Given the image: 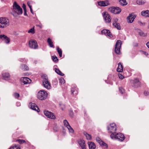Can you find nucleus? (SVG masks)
I'll use <instances>...</instances> for the list:
<instances>
[{"label": "nucleus", "instance_id": "f257e3e1", "mask_svg": "<svg viewBox=\"0 0 149 149\" xmlns=\"http://www.w3.org/2000/svg\"><path fill=\"white\" fill-rule=\"evenodd\" d=\"M9 25V21L7 18L5 17H0V28H6Z\"/></svg>", "mask_w": 149, "mask_h": 149}, {"label": "nucleus", "instance_id": "f03ea898", "mask_svg": "<svg viewBox=\"0 0 149 149\" xmlns=\"http://www.w3.org/2000/svg\"><path fill=\"white\" fill-rule=\"evenodd\" d=\"M12 11L13 12L18 15L21 14L23 13L22 8L16 2H14L13 3Z\"/></svg>", "mask_w": 149, "mask_h": 149}, {"label": "nucleus", "instance_id": "7ed1b4c3", "mask_svg": "<svg viewBox=\"0 0 149 149\" xmlns=\"http://www.w3.org/2000/svg\"><path fill=\"white\" fill-rule=\"evenodd\" d=\"M48 95L47 93L44 90H40L38 93L37 97L40 100H44L47 98Z\"/></svg>", "mask_w": 149, "mask_h": 149}, {"label": "nucleus", "instance_id": "20e7f679", "mask_svg": "<svg viewBox=\"0 0 149 149\" xmlns=\"http://www.w3.org/2000/svg\"><path fill=\"white\" fill-rule=\"evenodd\" d=\"M115 134H111L110 135L111 138L113 139H117L118 141H123L125 138L124 135L121 133H118L115 135Z\"/></svg>", "mask_w": 149, "mask_h": 149}, {"label": "nucleus", "instance_id": "39448f33", "mask_svg": "<svg viewBox=\"0 0 149 149\" xmlns=\"http://www.w3.org/2000/svg\"><path fill=\"white\" fill-rule=\"evenodd\" d=\"M29 46L30 48L33 49H37L38 47L37 42L35 40L31 39L29 41Z\"/></svg>", "mask_w": 149, "mask_h": 149}, {"label": "nucleus", "instance_id": "423d86ee", "mask_svg": "<svg viewBox=\"0 0 149 149\" xmlns=\"http://www.w3.org/2000/svg\"><path fill=\"white\" fill-rule=\"evenodd\" d=\"M121 42L120 40H118L115 45V52L117 54H119L120 53V49L121 45Z\"/></svg>", "mask_w": 149, "mask_h": 149}, {"label": "nucleus", "instance_id": "0eeeda50", "mask_svg": "<svg viewBox=\"0 0 149 149\" xmlns=\"http://www.w3.org/2000/svg\"><path fill=\"white\" fill-rule=\"evenodd\" d=\"M42 84L44 87L47 89L49 90L51 89V85L47 78H43L42 80Z\"/></svg>", "mask_w": 149, "mask_h": 149}, {"label": "nucleus", "instance_id": "6e6552de", "mask_svg": "<svg viewBox=\"0 0 149 149\" xmlns=\"http://www.w3.org/2000/svg\"><path fill=\"white\" fill-rule=\"evenodd\" d=\"M108 130L112 134H115L116 130V126L115 123L111 124L110 126L108 127Z\"/></svg>", "mask_w": 149, "mask_h": 149}, {"label": "nucleus", "instance_id": "1a4fd4ad", "mask_svg": "<svg viewBox=\"0 0 149 149\" xmlns=\"http://www.w3.org/2000/svg\"><path fill=\"white\" fill-rule=\"evenodd\" d=\"M44 114L47 118L52 119H55L56 118L55 116L54 113L48 111H44Z\"/></svg>", "mask_w": 149, "mask_h": 149}, {"label": "nucleus", "instance_id": "9d476101", "mask_svg": "<svg viewBox=\"0 0 149 149\" xmlns=\"http://www.w3.org/2000/svg\"><path fill=\"white\" fill-rule=\"evenodd\" d=\"M111 12L114 14L119 13L121 11V9L118 7H112L110 8Z\"/></svg>", "mask_w": 149, "mask_h": 149}, {"label": "nucleus", "instance_id": "9b49d317", "mask_svg": "<svg viewBox=\"0 0 149 149\" xmlns=\"http://www.w3.org/2000/svg\"><path fill=\"white\" fill-rule=\"evenodd\" d=\"M63 123L64 125L68 128L70 132L72 133L74 132V130L69 125V123L66 120H64Z\"/></svg>", "mask_w": 149, "mask_h": 149}, {"label": "nucleus", "instance_id": "f8f14e48", "mask_svg": "<svg viewBox=\"0 0 149 149\" xmlns=\"http://www.w3.org/2000/svg\"><path fill=\"white\" fill-rule=\"evenodd\" d=\"M103 15L106 22L109 23L111 22V18L108 13L104 12Z\"/></svg>", "mask_w": 149, "mask_h": 149}, {"label": "nucleus", "instance_id": "ddd939ff", "mask_svg": "<svg viewBox=\"0 0 149 149\" xmlns=\"http://www.w3.org/2000/svg\"><path fill=\"white\" fill-rule=\"evenodd\" d=\"M136 17V15H135L130 14L127 17V22L128 23H132L134 21Z\"/></svg>", "mask_w": 149, "mask_h": 149}, {"label": "nucleus", "instance_id": "4468645a", "mask_svg": "<svg viewBox=\"0 0 149 149\" xmlns=\"http://www.w3.org/2000/svg\"><path fill=\"white\" fill-rule=\"evenodd\" d=\"M101 33L102 34H105L106 36H109L110 37H112V36L109 30L104 29L101 31Z\"/></svg>", "mask_w": 149, "mask_h": 149}, {"label": "nucleus", "instance_id": "2eb2a0df", "mask_svg": "<svg viewBox=\"0 0 149 149\" xmlns=\"http://www.w3.org/2000/svg\"><path fill=\"white\" fill-rule=\"evenodd\" d=\"M118 20L116 18L113 19V25L114 26L115 28H116L118 30L120 29V24L117 23Z\"/></svg>", "mask_w": 149, "mask_h": 149}, {"label": "nucleus", "instance_id": "dca6fc26", "mask_svg": "<svg viewBox=\"0 0 149 149\" xmlns=\"http://www.w3.org/2000/svg\"><path fill=\"white\" fill-rule=\"evenodd\" d=\"M22 82L24 84H29L31 82V80L27 77H23L21 79Z\"/></svg>", "mask_w": 149, "mask_h": 149}, {"label": "nucleus", "instance_id": "f3484780", "mask_svg": "<svg viewBox=\"0 0 149 149\" xmlns=\"http://www.w3.org/2000/svg\"><path fill=\"white\" fill-rule=\"evenodd\" d=\"M78 143L82 149H86L85 141L83 139H80L78 141Z\"/></svg>", "mask_w": 149, "mask_h": 149}, {"label": "nucleus", "instance_id": "a211bd4d", "mask_svg": "<svg viewBox=\"0 0 149 149\" xmlns=\"http://www.w3.org/2000/svg\"><path fill=\"white\" fill-rule=\"evenodd\" d=\"M99 6H105L108 5L109 3L107 1H101L98 3Z\"/></svg>", "mask_w": 149, "mask_h": 149}, {"label": "nucleus", "instance_id": "6ab92c4d", "mask_svg": "<svg viewBox=\"0 0 149 149\" xmlns=\"http://www.w3.org/2000/svg\"><path fill=\"white\" fill-rule=\"evenodd\" d=\"M31 108L33 110L36 111L38 112H39L40 111L37 105L33 103L31 104Z\"/></svg>", "mask_w": 149, "mask_h": 149}, {"label": "nucleus", "instance_id": "aec40b11", "mask_svg": "<svg viewBox=\"0 0 149 149\" xmlns=\"http://www.w3.org/2000/svg\"><path fill=\"white\" fill-rule=\"evenodd\" d=\"M88 144L89 149H95L96 147L95 144L92 142H88Z\"/></svg>", "mask_w": 149, "mask_h": 149}, {"label": "nucleus", "instance_id": "412c9836", "mask_svg": "<svg viewBox=\"0 0 149 149\" xmlns=\"http://www.w3.org/2000/svg\"><path fill=\"white\" fill-rule=\"evenodd\" d=\"M2 76L3 79L6 80H8L10 77V75L9 73H4L2 74Z\"/></svg>", "mask_w": 149, "mask_h": 149}, {"label": "nucleus", "instance_id": "4be33fe9", "mask_svg": "<svg viewBox=\"0 0 149 149\" xmlns=\"http://www.w3.org/2000/svg\"><path fill=\"white\" fill-rule=\"evenodd\" d=\"M118 67L117 68V71L119 72H122L123 70V67L120 63H119L118 64Z\"/></svg>", "mask_w": 149, "mask_h": 149}, {"label": "nucleus", "instance_id": "5701e85b", "mask_svg": "<svg viewBox=\"0 0 149 149\" xmlns=\"http://www.w3.org/2000/svg\"><path fill=\"white\" fill-rule=\"evenodd\" d=\"M141 14L143 16L149 17V10H147L145 11H142L141 12Z\"/></svg>", "mask_w": 149, "mask_h": 149}, {"label": "nucleus", "instance_id": "b1692460", "mask_svg": "<svg viewBox=\"0 0 149 149\" xmlns=\"http://www.w3.org/2000/svg\"><path fill=\"white\" fill-rule=\"evenodd\" d=\"M47 42L49 44L50 47L54 48V46L53 44V42L50 38H48Z\"/></svg>", "mask_w": 149, "mask_h": 149}, {"label": "nucleus", "instance_id": "393cba45", "mask_svg": "<svg viewBox=\"0 0 149 149\" xmlns=\"http://www.w3.org/2000/svg\"><path fill=\"white\" fill-rule=\"evenodd\" d=\"M20 146L18 145H15L10 147L9 149H20Z\"/></svg>", "mask_w": 149, "mask_h": 149}, {"label": "nucleus", "instance_id": "a878e982", "mask_svg": "<svg viewBox=\"0 0 149 149\" xmlns=\"http://www.w3.org/2000/svg\"><path fill=\"white\" fill-rule=\"evenodd\" d=\"M136 2L138 4L141 5L144 4L146 1L145 0H137Z\"/></svg>", "mask_w": 149, "mask_h": 149}, {"label": "nucleus", "instance_id": "bb28decb", "mask_svg": "<svg viewBox=\"0 0 149 149\" xmlns=\"http://www.w3.org/2000/svg\"><path fill=\"white\" fill-rule=\"evenodd\" d=\"M120 4L122 6H125L127 4L126 0H119Z\"/></svg>", "mask_w": 149, "mask_h": 149}, {"label": "nucleus", "instance_id": "cd10ccee", "mask_svg": "<svg viewBox=\"0 0 149 149\" xmlns=\"http://www.w3.org/2000/svg\"><path fill=\"white\" fill-rule=\"evenodd\" d=\"M83 134H84V135H85L86 136V139L88 140H89L91 139V135L88 134L86 132H84Z\"/></svg>", "mask_w": 149, "mask_h": 149}, {"label": "nucleus", "instance_id": "c85d7f7f", "mask_svg": "<svg viewBox=\"0 0 149 149\" xmlns=\"http://www.w3.org/2000/svg\"><path fill=\"white\" fill-rule=\"evenodd\" d=\"M55 71L57 74L59 75H60L61 76H63L64 75V74L62 73V72L59 70L58 68H55Z\"/></svg>", "mask_w": 149, "mask_h": 149}, {"label": "nucleus", "instance_id": "c756f323", "mask_svg": "<svg viewBox=\"0 0 149 149\" xmlns=\"http://www.w3.org/2000/svg\"><path fill=\"white\" fill-rule=\"evenodd\" d=\"M21 68L24 70H29V68L28 66L25 65H22L21 66Z\"/></svg>", "mask_w": 149, "mask_h": 149}, {"label": "nucleus", "instance_id": "7c9ffc66", "mask_svg": "<svg viewBox=\"0 0 149 149\" xmlns=\"http://www.w3.org/2000/svg\"><path fill=\"white\" fill-rule=\"evenodd\" d=\"M57 50L59 56L60 57H61L62 56V51L61 49H60L58 47H57Z\"/></svg>", "mask_w": 149, "mask_h": 149}, {"label": "nucleus", "instance_id": "2f4dec72", "mask_svg": "<svg viewBox=\"0 0 149 149\" xmlns=\"http://www.w3.org/2000/svg\"><path fill=\"white\" fill-rule=\"evenodd\" d=\"M71 91L73 95H76L78 93L77 90L74 88H72Z\"/></svg>", "mask_w": 149, "mask_h": 149}, {"label": "nucleus", "instance_id": "473e14b6", "mask_svg": "<svg viewBox=\"0 0 149 149\" xmlns=\"http://www.w3.org/2000/svg\"><path fill=\"white\" fill-rule=\"evenodd\" d=\"M17 141H18L19 143L20 144H22L24 143H25V141L24 140L22 139H18L17 140Z\"/></svg>", "mask_w": 149, "mask_h": 149}, {"label": "nucleus", "instance_id": "72a5a7b5", "mask_svg": "<svg viewBox=\"0 0 149 149\" xmlns=\"http://www.w3.org/2000/svg\"><path fill=\"white\" fill-rule=\"evenodd\" d=\"M28 33H32L33 34L35 33V30L34 29V27H33L31 29L28 31Z\"/></svg>", "mask_w": 149, "mask_h": 149}, {"label": "nucleus", "instance_id": "f704fd0d", "mask_svg": "<svg viewBox=\"0 0 149 149\" xmlns=\"http://www.w3.org/2000/svg\"><path fill=\"white\" fill-rule=\"evenodd\" d=\"M7 38V36L4 35H0V38L3 41Z\"/></svg>", "mask_w": 149, "mask_h": 149}, {"label": "nucleus", "instance_id": "c9c22d12", "mask_svg": "<svg viewBox=\"0 0 149 149\" xmlns=\"http://www.w3.org/2000/svg\"><path fill=\"white\" fill-rule=\"evenodd\" d=\"M100 142L101 143H100V145L101 146H106V148L108 147V145L106 143H104V142L103 141H101Z\"/></svg>", "mask_w": 149, "mask_h": 149}, {"label": "nucleus", "instance_id": "e433bc0d", "mask_svg": "<svg viewBox=\"0 0 149 149\" xmlns=\"http://www.w3.org/2000/svg\"><path fill=\"white\" fill-rule=\"evenodd\" d=\"M13 95L15 98H18L19 97V93H15L13 94Z\"/></svg>", "mask_w": 149, "mask_h": 149}, {"label": "nucleus", "instance_id": "4c0bfd02", "mask_svg": "<svg viewBox=\"0 0 149 149\" xmlns=\"http://www.w3.org/2000/svg\"><path fill=\"white\" fill-rule=\"evenodd\" d=\"M3 41L5 42L6 43L8 44L10 42V40L9 38L7 37Z\"/></svg>", "mask_w": 149, "mask_h": 149}, {"label": "nucleus", "instance_id": "58836bf2", "mask_svg": "<svg viewBox=\"0 0 149 149\" xmlns=\"http://www.w3.org/2000/svg\"><path fill=\"white\" fill-rule=\"evenodd\" d=\"M59 105L60 106V107L61 109L62 110H63L65 108V105L62 104V103H60L59 104Z\"/></svg>", "mask_w": 149, "mask_h": 149}, {"label": "nucleus", "instance_id": "ea45409f", "mask_svg": "<svg viewBox=\"0 0 149 149\" xmlns=\"http://www.w3.org/2000/svg\"><path fill=\"white\" fill-rule=\"evenodd\" d=\"M52 59L54 61L57 62L58 61V60L56 56H53L52 57Z\"/></svg>", "mask_w": 149, "mask_h": 149}, {"label": "nucleus", "instance_id": "a19ab883", "mask_svg": "<svg viewBox=\"0 0 149 149\" xmlns=\"http://www.w3.org/2000/svg\"><path fill=\"white\" fill-rule=\"evenodd\" d=\"M65 80L64 79L62 78L59 79V83L61 84H62L64 83Z\"/></svg>", "mask_w": 149, "mask_h": 149}, {"label": "nucleus", "instance_id": "79ce46f5", "mask_svg": "<svg viewBox=\"0 0 149 149\" xmlns=\"http://www.w3.org/2000/svg\"><path fill=\"white\" fill-rule=\"evenodd\" d=\"M19 61H20L23 63H26L27 62V60L24 58H21L19 59Z\"/></svg>", "mask_w": 149, "mask_h": 149}, {"label": "nucleus", "instance_id": "37998d69", "mask_svg": "<svg viewBox=\"0 0 149 149\" xmlns=\"http://www.w3.org/2000/svg\"><path fill=\"white\" fill-rule=\"evenodd\" d=\"M119 91L122 94H123L125 92L124 90L122 87L119 88Z\"/></svg>", "mask_w": 149, "mask_h": 149}, {"label": "nucleus", "instance_id": "c03bdc74", "mask_svg": "<svg viewBox=\"0 0 149 149\" xmlns=\"http://www.w3.org/2000/svg\"><path fill=\"white\" fill-rule=\"evenodd\" d=\"M74 113L72 110H70L69 111V115L70 117H73Z\"/></svg>", "mask_w": 149, "mask_h": 149}, {"label": "nucleus", "instance_id": "a18cd8bd", "mask_svg": "<svg viewBox=\"0 0 149 149\" xmlns=\"http://www.w3.org/2000/svg\"><path fill=\"white\" fill-rule=\"evenodd\" d=\"M96 141L98 142L100 144V142H101V141H102L99 137H98L96 138Z\"/></svg>", "mask_w": 149, "mask_h": 149}, {"label": "nucleus", "instance_id": "49530a36", "mask_svg": "<svg viewBox=\"0 0 149 149\" xmlns=\"http://www.w3.org/2000/svg\"><path fill=\"white\" fill-rule=\"evenodd\" d=\"M134 83H138V84H139L140 83L139 82V80L138 79H134Z\"/></svg>", "mask_w": 149, "mask_h": 149}, {"label": "nucleus", "instance_id": "de8ad7c7", "mask_svg": "<svg viewBox=\"0 0 149 149\" xmlns=\"http://www.w3.org/2000/svg\"><path fill=\"white\" fill-rule=\"evenodd\" d=\"M118 76L119 78L121 79H123L124 78V77L121 74H119Z\"/></svg>", "mask_w": 149, "mask_h": 149}, {"label": "nucleus", "instance_id": "09e8293b", "mask_svg": "<svg viewBox=\"0 0 149 149\" xmlns=\"http://www.w3.org/2000/svg\"><path fill=\"white\" fill-rule=\"evenodd\" d=\"M140 35L141 36H146V34L143 32H141L139 33Z\"/></svg>", "mask_w": 149, "mask_h": 149}, {"label": "nucleus", "instance_id": "8fccbe9b", "mask_svg": "<svg viewBox=\"0 0 149 149\" xmlns=\"http://www.w3.org/2000/svg\"><path fill=\"white\" fill-rule=\"evenodd\" d=\"M22 7L24 9V10H26V5L24 4H23L22 6Z\"/></svg>", "mask_w": 149, "mask_h": 149}, {"label": "nucleus", "instance_id": "3c124183", "mask_svg": "<svg viewBox=\"0 0 149 149\" xmlns=\"http://www.w3.org/2000/svg\"><path fill=\"white\" fill-rule=\"evenodd\" d=\"M53 83H54V84H56L58 83V81L57 79H55L53 81Z\"/></svg>", "mask_w": 149, "mask_h": 149}, {"label": "nucleus", "instance_id": "603ef678", "mask_svg": "<svg viewBox=\"0 0 149 149\" xmlns=\"http://www.w3.org/2000/svg\"><path fill=\"white\" fill-rule=\"evenodd\" d=\"M27 4H28V6H29V8H31V3H30V2H27Z\"/></svg>", "mask_w": 149, "mask_h": 149}, {"label": "nucleus", "instance_id": "864d4df0", "mask_svg": "<svg viewBox=\"0 0 149 149\" xmlns=\"http://www.w3.org/2000/svg\"><path fill=\"white\" fill-rule=\"evenodd\" d=\"M24 15L25 16H27V14L26 13V10H24Z\"/></svg>", "mask_w": 149, "mask_h": 149}, {"label": "nucleus", "instance_id": "5fc2aeb1", "mask_svg": "<svg viewBox=\"0 0 149 149\" xmlns=\"http://www.w3.org/2000/svg\"><path fill=\"white\" fill-rule=\"evenodd\" d=\"M149 93L148 92H146V91H145L144 92V94L146 96L147 95H148V94Z\"/></svg>", "mask_w": 149, "mask_h": 149}, {"label": "nucleus", "instance_id": "6e6d98bb", "mask_svg": "<svg viewBox=\"0 0 149 149\" xmlns=\"http://www.w3.org/2000/svg\"><path fill=\"white\" fill-rule=\"evenodd\" d=\"M147 47L149 48V42H148L146 44Z\"/></svg>", "mask_w": 149, "mask_h": 149}, {"label": "nucleus", "instance_id": "4d7b16f0", "mask_svg": "<svg viewBox=\"0 0 149 149\" xmlns=\"http://www.w3.org/2000/svg\"><path fill=\"white\" fill-rule=\"evenodd\" d=\"M144 54L146 56H148V53L146 52H145Z\"/></svg>", "mask_w": 149, "mask_h": 149}, {"label": "nucleus", "instance_id": "13d9d810", "mask_svg": "<svg viewBox=\"0 0 149 149\" xmlns=\"http://www.w3.org/2000/svg\"><path fill=\"white\" fill-rule=\"evenodd\" d=\"M30 8V11H31V12L32 13H33V10H32V9L31 8Z\"/></svg>", "mask_w": 149, "mask_h": 149}, {"label": "nucleus", "instance_id": "bf43d9fd", "mask_svg": "<svg viewBox=\"0 0 149 149\" xmlns=\"http://www.w3.org/2000/svg\"><path fill=\"white\" fill-rule=\"evenodd\" d=\"M39 26L40 28H41V26Z\"/></svg>", "mask_w": 149, "mask_h": 149}, {"label": "nucleus", "instance_id": "052dcab7", "mask_svg": "<svg viewBox=\"0 0 149 149\" xmlns=\"http://www.w3.org/2000/svg\"><path fill=\"white\" fill-rule=\"evenodd\" d=\"M148 23H149V27H148L149 28V20H148Z\"/></svg>", "mask_w": 149, "mask_h": 149}]
</instances>
